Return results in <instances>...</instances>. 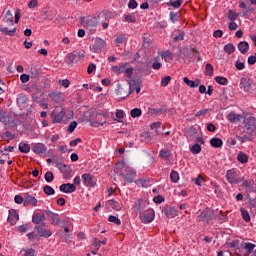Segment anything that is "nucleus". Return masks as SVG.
Segmentation results:
<instances>
[{
  "instance_id": "nucleus-12",
  "label": "nucleus",
  "mask_w": 256,
  "mask_h": 256,
  "mask_svg": "<svg viewBox=\"0 0 256 256\" xmlns=\"http://www.w3.org/2000/svg\"><path fill=\"white\" fill-rule=\"evenodd\" d=\"M59 190L62 193H75L77 191V186H75V184L66 183L60 185Z\"/></svg>"
},
{
  "instance_id": "nucleus-22",
  "label": "nucleus",
  "mask_w": 256,
  "mask_h": 256,
  "mask_svg": "<svg viewBox=\"0 0 256 256\" xmlns=\"http://www.w3.org/2000/svg\"><path fill=\"white\" fill-rule=\"evenodd\" d=\"M210 145L215 149L223 147V140L221 138L214 137L210 140Z\"/></svg>"
},
{
  "instance_id": "nucleus-15",
  "label": "nucleus",
  "mask_w": 256,
  "mask_h": 256,
  "mask_svg": "<svg viewBox=\"0 0 256 256\" xmlns=\"http://www.w3.org/2000/svg\"><path fill=\"white\" fill-rule=\"evenodd\" d=\"M162 213L168 218V219H173L177 217L179 214V211H177V208L171 207V208H165L162 210Z\"/></svg>"
},
{
  "instance_id": "nucleus-13",
  "label": "nucleus",
  "mask_w": 256,
  "mask_h": 256,
  "mask_svg": "<svg viewBox=\"0 0 256 256\" xmlns=\"http://www.w3.org/2000/svg\"><path fill=\"white\" fill-rule=\"evenodd\" d=\"M7 221L11 223V225H16L17 221H19V212H17L15 209L9 210Z\"/></svg>"
},
{
  "instance_id": "nucleus-31",
  "label": "nucleus",
  "mask_w": 256,
  "mask_h": 256,
  "mask_svg": "<svg viewBox=\"0 0 256 256\" xmlns=\"http://www.w3.org/2000/svg\"><path fill=\"white\" fill-rule=\"evenodd\" d=\"M1 33H4L5 35H9L10 37H13V35H15V33H17V28L14 27L13 29L9 30V28L4 27V28H0Z\"/></svg>"
},
{
  "instance_id": "nucleus-2",
  "label": "nucleus",
  "mask_w": 256,
  "mask_h": 256,
  "mask_svg": "<svg viewBox=\"0 0 256 256\" xmlns=\"http://www.w3.org/2000/svg\"><path fill=\"white\" fill-rule=\"evenodd\" d=\"M82 59H85V53L71 52V53L67 54L65 61L68 65H71L73 63H79V61H82Z\"/></svg>"
},
{
  "instance_id": "nucleus-55",
  "label": "nucleus",
  "mask_w": 256,
  "mask_h": 256,
  "mask_svg": "<svg viewBox=\"0 0 256 256\" xmlns=\"http://www.w3.org/2000/svg\"><path fill=\"white\" fill-rule=\"evenodd\" d=\"M209 113L208 109H202L195 114V117H205Z\"/></svg>"
},
{
  "instance_id": "nucleus-11",
  "label": "nucleus",
  "mask_w": 256,
  "mask_h": 256,
  "mask_svg": "<svg viewBox=\"0 0 256 256\" xmlns=\"http://www.w3.org/2000/svg\"><path fill=\"white\" fill-rule=\"evenodd\" d=\"M104 47H107V42L105 40H103L102 38H97L93 45V49H94L95 53H101V51H103Z\"/></svg>"
},
{
  "instance_id": "nucleus-39",
  "label": "nucleus",
  "mask_w": 256,
  "mask_h": 256,
  "mask_svg": "<svg viewBox=\"0 0 256 256\" xmlns=\"http://www.w3.org/2000/svg\"><path fill=\"white\" fill-rule=\"evenodd\" d=\"M215 81L219 85H228L229 84V80L226 77H223V76H217L215 78Z\"/></svg>"
},
{
  "instance_id": "nucleus-17",
  "label": "nucleus",
  "mask_w": 256,
  "mask_h": 256,
  "mask_svg": "<svg viewBox=\"0 0 256 256\" xmlns=\"http://www.w3.org/2000/svg\"><path fill=\"white\" fill-rule=\"evenodd\" d=\"M32 150L34 153H37V155H43V153H47V146L43 143H38L32 147Z\"/></svg>"
},
{
  "instance_id": "nucleus-41",
  "label": "nucleus",
  "mask_w": 256,
  "mask_h": 256,
  "mask_svg": "<svg viewBox=\"0 0 256 256\" xmlns=\"http://www.w3.org/2000/svg\"><path fill=\"white\" fill-rule=\"evenodd\" d=\"M29 229H31L30 224H24V225L18 226L19 233H27L29 231Z\"/></svg>"
},
{
  "instance_id": "nucleus-20",
  "label": "nucleus",
  "mask_w": 256,
  "mask_h": 256,
  "mask_svg": "<svg viewBox=\"0 0 256 256\" xmlns=\"http://www.w3.org/2000/svg\"><path fill=\"white\" fill-rule=\"evenodd\" d=\"M244 127H246V129L248 131H252V129H254L255 127V118L253 117H248L244 119Z\"/></svg>"
},
{
  "instance_id": "nucleus-14",
  "label": "nucleus",
  "mask_w": 256,
  "mask_h": 256,
  "mask_svg": "<svg viewBox=\"0 0 256 256\" xmlns=\"http://www.w3.org/2000/svg\"><path fill=\"white\" fill-rule=\"evenodd\" d=\"M45 213H35L32 216V223H34L35 225H43V223H45Z\"/></svg>"
},
{
  "instance_id": "nucleus-19",
  "label": "nucleus",
  "mask_w": 256,
  "mask_h": 256,
  "mask_svg": "<svg viewBox=\"0 0 256 256\" xmlns=\"http://www.w3.org/2000/svg\"><path fill=\"white\" fill-rule=\"evenodd\" d=\"M240 87L245 91L249 92L251 90V79L242 78L240 81Z\"/></svg>"
},
{
  "instance_id": "nucleus-1",
  "label": "nucleus",
  "mask_w": 256,
  "mask_h": 256,
  "mask_svg": "<svg viewBox=\"0 0 256 256\" xmlns=\"http://www.w3.org/2000/svg\"><path fill=\"white\" fill-rule=\"evenodd\" d=\"M52 123H63L65 119V109L63 107H56L51 113Z\"/></svg>"
},
{
  "instance_id": "nucleus-27",
  "label": "nucleus",
  "mask_w": 256,
  "mask_h": 256,
  "mask_svg": "<svg viewBox=\"0 0 256 256\" xmlns=\"http://www.w3.org/2000/svg\"><path fill=\"white\" fill-rule=\"evenodd\" d=\"M147 205H149V203L147 201H144L143 199H138L134 203V207L137 209V211H141V209H143V207H146Z\"/></svg>"
},
{
  "instance_id": "nucleus-53",
  "label": "nucleus",
  "mask_w": 256,
  "mask_h": 256,
  "mask_svg": "<svg viewBox=\"0 0 256 256\" xmlns=\"http://www.w3.org/2000/svg\"><path fill=\"white\" fill-rule=\"evenodd\" d=\"M172 7H174V9H179V7H181V5H183V0H175L173 2H171Z\"/></svg>"
},
{
  "instance_id": "nucleus-33",
  "label": "nucleus",
  "mask_w": 256,
  "mask_h": 256,
  "mask_svg": "<svg viewBox=\"0 0 256 256\" xmlns=\"http://www.w3.org/2000/svg\"><path fill=\"white\" fill-rule=\"evenodd\" d=\"M17 105H19V107H23V105H26L27 103V96H25L24 94H19L17 96Z\"/></svg>"
},
{
  "instance_id": "nucleus-8",
  "label": "nucleus",
  "mask_w": 256,
  "mask_h": 256,
  "mask_svg": "<svg viewBox=\"0 0 256 256\" xmlns=\"http://www.w3.org/2000/svg\"><path fill=\"white\" fill-rule=\"evenodd\" d=\"M107 123V116L103 114L96 115V119L90 122L91 127H103Z\"/></svg>"
},
{
  "instance_id": "nucleus-18",
  "label": "nucleus",
  "mask_w": 256,
  "mask_h": 256,
  "mask_svg": "<svg viewBox=\"0 0 256 256\" xmlns=\"http://www.w3.org/2000/svg\"><path fill=\"white\" fill-rule=\"evenodd\" d=\"M227 119L230 123H240L243 119V115L231 112L227 115Z\"/></svg>"
},
{
  "instance_id": "nucleus-4",
  "label": "nucleus",
  "mask_w": 256,
  "mask_h": 256,
  "mask_svg": "<svg viewBox=\"0 0 256 256\" xmlns=\"http://www.w3.org/2000/svg\"><path fill=\"white\" fill-rule=\"evenodd\" d=\"M121 177H123L126 183H133L137 177V172L131 167H126L125 173L122 172Z\"/></svg>"
},
{
  "instance_id": "nucleus-26",
  "label": "nucleus",
  "mask_w": 256,
  "mask_h": 256,
  "mask_svg": "<svg viewBox=\"0 0 256 256\" xmlns=\"http://www.w3.org/2000/svg\"><path fill=\"white\" fill-rule=\"evenodd\" d=\"M3 21L7 23V25H13V14H11V10L6 11Z\"/></svg>"
},
{
  "instance_id": "nucleus-7",
  "label": "nucleus",
  "mask_w": 256,
  "mask_h": 256,
  "mask_svg": "<svg viewBox=\"0 0 256 256\" xmlns=\"http://www.w3.org/2000/svg\"><path fill=\"white\" fill-rule=\"evenodd\" d=\"M82 182L86 187H95L97 185V180L90 173H85L82 175Z\"/></svg>"
},
{
  "instance_id": "nucleus-54",
  "label": "nucleus",
  "mask_w": 256,
  "mask_h": 256,
  "mask_svg": "<svg viewBox=\"0 0 256 256\" xmlns=\"http://www.w3.org/2000/svg\"><path fill=\"white\" fill-rule=\"evenodd\" d=\"M52 225H61V218L58 215L52 216Z\"/></svg>"
},
{
  "instance_id": "nucleus-37",
  "label": "nucleus",
  "mask_w": 256,
  "mask_h": 256,
  "mask_svg": "<svg viewBox=\"0 0 256 256\" xmlns=\"http://www.w3.org/2000/svg\"><path fill=\"white\" fill-rule=\"evenodd\" d=\"M237 160L239 163H247V161H249V156L243 152H240L237 156Z\"/></svg>"
},
{
  "instance_id": "nucleus-6",
  "label": "nucleus",
  "mask_w": 256,
  "mask_h": 256,
  "mask_svg": "<svg viewBox=\"0 0 256 256\" xmlns=\"http://www.w3.org/2000/svg\"><path fill=\"white\" fill-rule=\"evenodd\" d=\"M82 25L84 27H87L88 29H95L97 25H99V22L97 21V17L95 16H88L82 18Z\"/></svg>"
},
{
  "instance_id": "nucleus-34",
  "label": "nucleus",
  "mask_w": 256,
  "mask_h": 256,
  "mask_svg": "<svg viewBox=\"0 0 256 256\" xmlns=\"http://www.w3.org/2000/svg\"><path fill=\"white\" fill-rule=\"evenodd\" d=\"M224 51L227 55H233L235 53V45L228 43L224 46Z\"/></svg>"
},
{
  "instance_id": "nucleus-25",
  "label": "nucleus",
  "mask_w": 256,
  "mask_h": 256,
  "mask_svg": "<svg viewBox=\"0 0 256 256\" xmlns=\"http://www.w3.org/2000/svg\"><path fill=\"white\" fill-rule=\"evenodd\" d=\"M184 83L187 85V87H190L191 89H195V87H199V81H193L189 80L188 77L183 78Z\"/></svg>"
},
{
  "instance_id": "nucleus-10",
  "label": "nucleus",
  "mask_w": 256,
  "mask_h": 256,
  "mask_svg": "<svg viewBox=\"0 0 256 256\" xmlns=\"http://www.w3.org/2000/svg\"><path fill=\"white\" fill-rule=\"evenodd\" d=\"M57 169L63 173L64 179H71V168L61 162L56 163Z\"/></svg>"
},
{
  "instance_id": "nucleus-30",
  "label": "nucleus",
  "mask_w": 256,
  "mask_h": 256,
  "mask_svg": "<svg viewBox=\"0 0 256 256\" xmlns=\"http://www.w3.org/2000/svg\"><path fill=\"white\" fill-rule=\"evenodd\" d=\"M131 91H136V93H141V84L139 82H130V93Z\"/></svg>"
},
{
  "instance_id": "nucleus-23",
  "label": "nucleus",
  "mask_w": 256,
  "mask_h": 256,
  "mask_svg": "<svg viewBox=\"0 0 256 256\" xmlns=\"http://www.w3.org/2000/svg\"><path fill=\"white\" fill-rule=\"evenodd\" d=\"M107 205L110 209H113V211H121L122 209L121 204L115 200H109Z\"/></svg>"
},
{
  "instance_id": "nucleus-42",
  "label": "nucleus",
  "mask_w": 256,
  "mask_h": 256,
  "mask_svg": "<svg viewBox=\"0 0 256 256\" xmlns=\"http://www.w3.org/2000/svg\"><path fill=\"white\" fill-rule=\"evenodd\" d=\"M43 191L46 195H55V189L49 185L44 186Z\"/></svg>"
},
{
  "instance_id": "nucleus-16",
  "label": "nucleus",
  "mask_w": 256,
  "mask_h": 256,
  "mask_svg": "<svg viewBox=\"0 0 256 256\" xmlns=\"http://www.w3.org/2000/svg\"><path fill=\"white\" fill-rule=\"evenodd\" d=\"M37 203L38 201L35 196H32L31 194H25L24 206L33 205V207H37Z\"/></svg>"
},
{
  "instance_id": "nucleus-32",
  "label": "nucleus",
  "mask_w": 256,
  "mask_h": 256,
  "mask_svg": "<svg viewBox=\"0 0 256 256\" xmlns=\"http://www.w3.org/2000/svg\"><path fill=\"white\" fill-rule=\"evenodd\" d=\"M211 219V212L206 211L198 215V221H209Z\"/></svg>"
},
{
  "instance_id": "nucleus-3",
  "label": "nucleus",
  "mask_w": 256,
  "mask_h": 256,
  "mask_svg": "<svg viewBox=\"0 0 256 256\" xmlns=\"http://www.w3.org/2000/svg\"><path fill=\"white\" fill-rule=\"evenodd\" d=\"M140 221L145 225L153 223V221H155V210L152 208L145 210L143 214L140 215Z\"/></svg>"
},
{
  "instance_id": "nucleus-49",
  "label": "nucleus",
  "mask_w": 256,
  "mask_h": 256,
  "mask_svg": "<svg viewBox=\"0 0 256 256\" xmlns=\"http://www.w3.org/2000/svg\"><path fill=\"white\" fill-rule=\"evenodd\" d=\"M171 83V76H166L161 80V87H167Z\"/></svg>"
},
{
  "instance_id": "nucleus-51",
  "label": "nucleus",
  "mask_w": 256,
  "mask_h": 256,
  "mask_svg": "<svg viewBox=\"0 0 256 256\" xmlns=\"http://www.w3.org/2000/svg\"><path fill=\"white\" fill-rule=\"evenodd\" d=\"M235 67L238 71H243V69H245V63L240 62L239 60H237L235 62Z\"/></svg>"
},
{
  "instance_id": "nucleus-40",
  "label": "nucleus",
  "mask_w": 256,
  "mask_h": 256,
  "mask_svg": "<svg viewBox=\"0 0 256 256\" xmlns=\"http://www.w3.org/2000/svg\"><path fill=\"white\" fill-rule=\"evenodd\" d=\"M44 179L45 181H47V183H53V179H55V175H53V172L48 171L45 173Z\"/></svg>"
},
{
  "instance_id": "nucleus-5",
  "label": "nucleus",
  "mask_w": 256,
  "mask_h": 256,
  "mask_svg": "<svg viewBox=\"0 0 256 256\" xmlns=\"http://www.w3.org/2000/svg\"><path fill=\"white\" fill-rule=\"evenodd\" d=\"M226 179L230 185H238V183H241V178H239L237 171L234 169L228 170L226 172Z\"/></svg>"
},
{
  "instance_id": "nucleus-59",
  "label": "nucleus",
  "mask_w": 256,
  "mask_h": 256,
  "mask_svg": "<svg viewBox=\"0 0 256 256\" xmlns=\"http://www.w3.org/2000/svg\"><path fill=\"white\" fill-rule=\"evenodd\" d=\"M125 73V76L128 77L129 79H131V76L133 75V68L129 67L127 68L126 67V70L124 71Z\"/></svg>"
},
{
  "instance_id": "nucleus-50",
  "label": "nucleus",
  "mask_w": 256,
  "mask_h": 256,
  "mask_svg": "<svg viewBox=\"0 0 256 256\" xmlns=\"http://www.w3.org/2000/svg\"><path fill=\"white\" fill-rule=\"evenodd\" d=\"M77 129V121H72L68 126V133H73Z\"/></svg>"
},
{
  "instance_id": "nucleus-45",
  "label": "nucleus",
  "mask_w": 256,
  "mask_h": 256,
  "mask_svg": "<svg viewBox=\"0 0 256 256\" xmlns=\"http://www.w3.org/2000/svg\"><path fill=\"white\" fill-rule=\"evenodd\" d=\"M237 17H239V14H237V12H235L234 10H229L228 19L230 21H236Z\"/></svg>"
},
{
  "instance_id": "nucleus-48",
  "label": "nucleus",
  "mask_w": 256,
  "mask_h": 256,
  "mask_svg": "<svg viewBox=\"0 0 256 256\" xmlns=\"http://www.w3.org/2000/svg\"><path fill=\"white\" fill-rule=\"evenodd\" d=\"M255 247H256V245L255 244H253V243H245L244 244V249H246V251L248 252V253H253V249H255Z\"/></svg>"
},
{
  "instance_id": "nucleus-62",
  "label": "nucleus",
  "mask_w": 256,
  "mask_h": 256,
  "mask_svg": "<svg viewBox=\"0 0 256 256\" xmlns=\"http://www.w3.org/2000/svg\"><path fill=\"white\" fill-rule=\"evenodd\" d=\"M129 9H137V1L136 0H130L128 3Z\"/></svg>"
},
{
  "instance_id": "nucleus-46",
  "label": "nucleus",
  "mask_w": 256,
  "mask_h": 256,
  "mask_svg": "<svg viewBox=\"0 0 256 256\" xmlns=\"http://www.w3.org/2000/svg\"><path fill=\"white\" fill-rule=\"evenodd\" d=\"M159 155H160V157L162 159H169V157H171V151H169V150H161Z\"/></svg>"
},
{
  "instance_id": "nucleus-63",
  "label": "nucleus",
  "mask_w": 256,
  "mask_h": 256,
  "mask_svg": "<svg viewBox=\"0 0 256 256\" xmlns=\"http://www.w3.org/2000/svg\"><path fill=\"white\" fill-rule=\"evenodd\" d=\"M253 184H254L253 181H251V180H245V181L243 182V187H245L246 189H251V186H252Z\"/></svg>"
},
{
  "instance_id": "nucleus-9",
  "label": "nucleus",
  "mask_w": 256,
  "mask_h": 256,
  "mask_svg": "<svg viewBox=\"0 0 256 256\" xmlns=\"http://www.w3.org/2000/svg\"><path fill=\"white\" fill-rule=\"evenodd\" d=\"M35 229L39 235V237H44L45 239H49L51 235H53V232L51 230L45 229V223H42L39 226H35Z\"/></svg>"
},
{
  "instance_id": "nucleus-52",
  "label": "nucleus",
  "mask_w": 256,
  "mask_h": 256,
  "mask_svg": "<svg viewBox=\"0 0 256 256\" xmlns=\"http://www.w3.org/2000/svg\"><path fill=\"white\" fill-rule=\"evenodd\" d=\"M0 123L7 124V116L5 115L3 109H0Z\"/></svg>"
},
{
  "instance_id": "nucleus-35",
  "label": "nucleus",
  "mask_w": 256,
  "mask_h": 256,
  "mask_svg": "<svg viewBox=\"0 0 256 256\" xmlns=\"http://www.w3.org/2000/svg\"><path fill=\"white\" fill-rule=\"evenodd\" d=\"M19 151L21 153H29V151H31V147L29 146V144L21 142L19 144Z\"/></svg>"
},
{
  "instance_id": "nucleus-43",
  "label": "nucleus",
  "mask_w": 256,
  "mask_h": 256,
  "mask_svg": "<svg viewBox=\"0 0 256 256\" xmlns=\"http://www.w3.org/2000/svg\"><path fill=\"white\" fill-rule=\"evenodd\" d=\"M108 221L110 223H114L115 225H121V220L117 217V216H114V215H111L108 217Z\"/></svg>"
},
{
  "instance_id": "nucleus-56",
  "label": "nucleus",
  "mask_w": 256,
  "mask_h": 256,
  "mask_svg": "<svg viewBox=\"0 0 256 256\" xmlns=\"http://www.w3.org/2000/svg\"><path fill=\"white\" fill-rule=\"evenodd\" d=\"M14 201L17 203V205H21V203L25 204V199H23L21 195H16L14 197Z\"/></svg>"
},
{
  "instance_id": "nucleus-57",
  "label": "nucleus",
  "mask_w": 256,
  "mask_h": 256,
  "mask_svg": "<svg viewBox=\"0 0 256 256\" xmlns=\"http://www.w3.org/2000/svg\"><path fill=\"white\" fill-rule=\"evenodd\" d=\"M125 21H127L128 23H135V21H137V19L133 15H126Z\"/></svg>"
},
{
  "instance_id": "nucleus-64",
  "label": "nucleus",
  "mask_w": 256,
  "mask_h": 256,
  "mask_svg": "<svg viewBox=\"0 0 256 256\" xmlns=\"http://www.w3.org/2000/svg\"><path fill=\"white\" fill-rule=\"evenodd\" d=\"M25 256H35V251L33 249L25 250Z\"/></svg>"
},
{
  "instance_id": "nucleus-38",
  "label": "nucleus",
  "mask_w": 256,
  "mask_h": 256,
  "mask_svg": "<svg viewBox=\"0 0 256 256\" xmlns=\"http://www.w3.org/2000/svg\"><path fill=\"white\" fill-rule=\"evenodd\" d=\"M201 149V145L197 143L190 147V151L193 155H199V153H201Z\"/></svg>"
},
{
  "instance_id": "nucleus-36",
  "label": "nucleus",
  "mask_w": 256,
  "mask_h": 256,
  "mask_svg": "<svg viewBox=\"0 0 256 256\" xmlns=\"http://www.w3.org/2000/svg\"><path fill=\"white\" fill-rule=\"evenodd\" d=\"M213 73H214L213 65L210 63L206 64L205 75H207L208 77H213Z\"/></svg>"
},
{
  "instance_id": "nucleus-58",
  "label": "nucleus",
  "mask_w": 256,
  "mask_h": 256,
  "mask_svg": "<svg viewBox=\"0 0 256 256\" xmlns=\"http://www.w3.org/2000/svg\"><path fill=\"white\" fill-rule=\"evenodd\" d=\"M153 201L154 203L161 204L163 203V201H165V198H163V196L158 195L153 198Z\"/></svg>"
},
{
  "instance_id": "nucleus-60",
  "label": "nucleus",
  "mask_w": 256,
  "mask_h": 256,
  "mask_svg": "<svg viewBox=\"0 0 256 256\" xmlns=\"http://www.w3.org/2000/svg\"><path fill=\"white\" fill-rule=\"evenodd\" d=\"M29 79H30L29 74H22L20 76L21 83H28Z\"/></svg>"
},
{
  "instance_id": "nucleus-29",
  "label": "nucleus",
  "mask_w": 256,
  "mask_h": 256,
  "mask_svg": "<svg viewBox=\"0 0 256 256\" xmlns=\"http://www.w3.org/2000/svg\"><path fill=\"white\" fill-rule=\"evenodd\" d=\"M173 53L171 51L166 50L161 53V58L164 59V61H173Z\"/></svg>"
},
{
  "instance_id": "nucleus-47",
  "label": "nucleus",
  "mask_w": 256,
  "mask_h": 256,
  "mask_svg": "<svg viewBox=\"0 0 256 256\" xmlns=\"http://www.w3.org/2000/svg\"><path fill=\"white\" fill-rule=\"evenodd\" d=\"M170 179L173 183H177L179 181V173L177 171H172L170 174Z\"/></svg>"
},
{
  "instance_id": "nucleus-21",
  "label": "nucleus",
  "mask_w": 256,
  "mask_h": 256,
  "mask_svg": "<svg viewBox=\"0 0 256 256\" xmlns=\"http://www.w3.org/2000/svg\"><path fill=\"white\" fill-rule=\"evenodd\" d=\"M128 67H129V63H125L120 66H113L112 71H114V73H117L118 75H121V73H125V70Z\"/></svg>"
},
{
  "instance_id": "nucleus-24",
  "label": "nucleus",
  "mask_w": 256,
  "mask_h": 256,
  "mask_svg": "<svg viewBox=\"0 0 256 256\" xmlns=\"http://www.w3.org/2000/svg\"><path fill=\"white\" fill-rule=\"evenodd\" d=\"M238 50L240 51V53H242V55H245V53L249 51V43H247L246 41L240 42L238 44Z\"/></svg>"
},
{
  "instance_id": "nucleus-61",
  "label": "nucleus",
  "mask_w": 256,
  "mask_h": 256,
  "mask_svg": "<svg viewBox=\"0 0 256 256\" xmlns=\"http://www.w3.org/2000/svg\"><path fill=\"white\" fill-rule=\"evenodd\" d=\"M38 4H39V2H37V0H31V1L28 3V8H29V9H35V7H37Z\"/></svg>"
},
{
  "instance_id": "nucleus-44",
  "label": "nucleus",
  "mask_w": 256,
  "mask_h": 256,
  "mask_svg": "<svg viewBox=\"0 0 256 256\" xmlns=\"http://www.w3.org/2000/svg\"><path fill=\"white\" fill-rule=\"evenodd\" d=\"M131 117H133V119H136V117H141V109L139 108H134L131 110L130 112Z\"/></svg>"
},
{
  "instance_id": "nucleus-28",
  "label": "nucleus",
  "mask_w": 256,
  "mask_h": 256,
  "mask_svg": "<svg viewBox=\"0 0 256 256\" xmlns=\"http://www.w3.org/2000/svg\"><path fill=\"white\" fill-rule=\"evenodd\" d=\"M240 212H241L243 221H245L246 223H249L251 221V215L249 214V211H247L245 208H240Z\"/></svg>"
}]
</instances>
